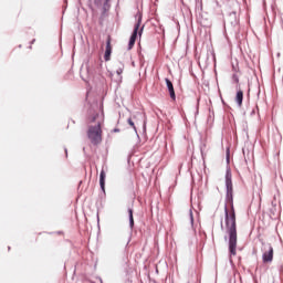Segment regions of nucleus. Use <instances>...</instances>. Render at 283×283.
I'll list each match as a JSON object with an SVG mask.
<instances>
[{"mask_svg":"<svg viewBox=\"0 0 283 283\" xmlns=\"http://www.w3.org/2000/svg\"><path fill=\"white\" fill-rule=\"evenodd\" d=\"M232 78H233L234 83H240V78L238 77V75L234 74L232 76Z\"/></svg>","mask_w":283,"mask_h":283,"instance_id":"f8f14e48","label":"nucleus"},{"mask_svg":"<svg viewBox=\"0 0 283 283\" xmlns=\"http://www.w3.org/2000/svg\"><path fill=\"white\" fill-rule=\"evenodd\" d=\"M111 59H112V35H107L104 60L111 61Z\"/></svg>","mask_w":283,"mask_h":283,"instance_id":"39448f33","label":"nucleus"},{"mask_svg":"<svg viewBox=\"0 0 283 283\" xmlns=\"http://www.w3.org/2000/svg\"><path fill=\"white\" fill-rule=\"evenodd\" d=\"M123 72H125V64L119 63V65L116 70V74H117V76H119L120 80L123 78V76H120V74H123Z\"/></svg>","mask_w":283,"mask_h":283,"instance_id":"1a4fd4ad","label":"nucleus"},{"mask_svg":"<svg viewBox=\"0 0 283 283\" xmlns=\"http://www.w3.org/2000/svg\"><path fill=\"white\" fill-rule=\"evenodd\" d=\"M128 125L133 127V129H136V125L134 124V120H132V118H128Z\"/></svg>","mask_w":283,"mask_h":283,"instance_id":"9b49d317","label":"nucleus"},{"mask_svg":"<svg viewBox=\"0 0 283 283\" xmlns=\"http://www.w3.org/2000/svg\"><path fill=\"white\" fill-rule=\"evenodd\" d=\"M105 178H106L105 170H102L99 174V186L103 191H105Z\"/></svg>","mask_w":283,"mask_h":283,"instance_id":"6e6552de","label":"nucleus"},{"mask_svg":"<svg viewBox=\"0 0 283 283\" xmlns=\"http://www.w3.org/2000/svg\"><path fill=\"white\" fill-rule=\"evenodd\" d=\"M165 81H166V85L168 87V92L171 101H176V91L174 90V83H171L169 78H165Z\"/></svg>","mask_w":283,"mask_h":283,"instance_id":"423d86ee","label":"nucleus"},{"mask_svg":"<svg viewBox=\"0 0 283 283\" xmlns=\"http://www.w3.org/2000/svg\"><path fill=\"white\" fill-rule=\"evenodd\" d=\"M140 28V18L138 19V22L136 23L135 28H134V31H133V34L129 39V42H128V50H132V48H134V45H136V39L138 36V30Z\"/></svg>","mask_w":283,"mask_h":283,"instance_id":"20e7f679","label":"nucleus"},{"mask_svg":"<svg viewBox=\"0 0 283 283\" xmlns=\"http://www.w3.org/2000/svg\"><path fill=\"white\" fill-rule=\"evenodd\" d=\"M263 264H271L273 262V247L268 245L262 254Z\"/></svg>","mask_w":283,"mask_h":283,"instance_id":"7ed1b4c3","label":"nucleus"},{"mask_svg":"<svg viewBox=\"0 0 283 283\" xmlns=\"http://www.w3.org/2000/svg\"><path fill=\"white\" fill-rule=\"evenodd\" d=\"M139 36H143V28H142V30L139 31Z\"/></svg>","mask_w":283,"mask_h":283,"instance_id":"ddd939ff","label":"nucleus"},{"mask_svg":"<svg viewBox=\"0 0 283 283\" xmlns=\"http://www.w3.org/2000/svg\"><path fill=\"white\" fill-rule=\"evenodd\" d=\"M130 229H134V210L128 209Z\"/></svg>","mask_w":283,"mask_h":283,"instance_id":"9d476101","label":"nucleus"},{"mask_svg":"<svg viewBox=\"0 0 283 283\" xmlns=\"http://www.w3.org/2000/svg\"><path fill=\"white\" fill-rule=\"evenodd\" d=\"M87 138L92 145H101L103 143V128L105 127V114L94 113L88 119Z\"/></svg>","mask_w":283,"mask_h":283,"instance_id":"f03ea898","label":"nucleus"},{"mask_svg":"<svg viewBox=\"0 0 283 283\" xmlns=\"http://www.w3.org/2000/svg\"><path fill=\"white\" fill-rule=\"evenodd\" d=\"M227 200L231 205V211L226 208V229L229 235V252L230 255H238V227L235 223V208L233 207V181L231 172L226 174Z\"/></svg>","mask_w":283,"mask_h":283,"instance_id":"f257e3e1","label":"nucleus"},{"mask_svg":"<svg viewBox=\"0 0 283 283\" xmlns=\"http://www.w3.org/2000/svg\"><path fill=\"white\" fill-rule=\"evenodd\" d=\"M243 99H244V92H242V90H239L235 95V101H237L239 107H242Z\"/></svg>","mask_w":283,"mask_h":283,"instance_id":"0eeeda50","label":"nucleus"}]
</instances>
